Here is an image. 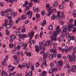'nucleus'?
Wrapping results in <instances>:
<instances>
[{
    "label": "nucleus",
    "mask_w": 76,
    "mask_h": 76,
    "mask_svg": "<svg viewBox=\"0 0 76 76\" xmlns=\"http://www.w3.org/2000/svg\"><path fill=\"white\" fill-rule=\"evenodd\" d=\"M1 16H4L5 14L4 11H1Z\"/></svg>",
    "instance_id": "nucleus-47"
},
{
    "label": "nucleus",
    "mask_w": 76,
    "mask_h": 76,
    "mask_svg": "<svg viewBox=\"0 0 76 76\" xmlns=\"http://www.w3.org/2000/svg\"><path fill=\"white\" fill-rule=\"evenodd\" d=\"M46 7L47 9H48L50 8V4H46Z\"/></svg>",
    "instance_id": "nucleus-45"
},
{
    "label": "nucleus",
    "mask_w": 76,
    "mask_h": 76,
    "mask_svg": "<svg viewBox=\"0 0 76 76\" xmlns=\"http://www.w3.org/2000/svg\"><path fill=\"white\" fill-rule=\"evenodd\" d=\"M26 54L27 56H28V57H31V56L32 53L30 52H28L26 53Z\"/></svg>",
    "instance_id": "nucleus-24"
},
{
    "label": "nucleus",
    "mask_w": 76,
    "mask_h": 76,
    "mask_svg": "<svg viewBox=\"0 0 76 76\" xmlns=\"http://www.w3.org/2000/svg\"><path fill=\"white\" fill-rule=\"evenodd\" d=\"M65 50L67 52L69 51V49H68V46H66L65 47Z\"/></svg>",
    "instance_id": "nucleus-35"
},
{
    "label": "nucleus",
    "mask_w": 76,
    "mask_h": 76,
    "mask_svg": "<svg viewBox=\"0 0 76 76\" xmlns=\"http://www.w3.org/2000/svg\"><path fill=\"white\" fill-rule=\"evenodd\" d=\"M44 44L43 42H40L39 43V50L42 49V45Z\"/></svg>",
    "instance_id": "nucleus-7"
},
{
    "label": "nucleus",
    "mask_w": 76,
    "mask_h": 76,
    "mask_svg": "<svg viewBox=\"0 0 76 76\" xmlns=\"http://www.w3.org/2000/svg\"><path fill=\"white\" fill-rule=\"evenodd\" d=\"M50 60H52L53 58V54H51L50 56Z\"/></svg>",
    "instance_id": "nucleus-38"
},
{
    "label": "nucleus",
    "mask_w": 76,
    "mask_h": 76,
    "mask_svg": "<svg viewBox=\"0 0 76 76\" xmlns=\"http://www.w3.org/2000/svg\"><path fill=\"white\" fill-rule=\"evenodd\" d=\"M34 31H33V30H32L31 31L30 33H29L28 34L29 37H30V38L29 39V42L30 43H31L32 42V37H34Z\"/></svg>",
    "instance_id": "nucleus-2"
},
{
    "label": "nucleus",
    "mask_w": 76,
    "mask_h": 76,
    "mask_svg": "<svg viewBox=\"0 0 76 76\" xmlns=\"http://www.w3.org/2000/svg\"><path fill=\"white\" fill-rule=\"evenodd\" d=\"M36 18L38 19L40 17V15L39 14H37L36 15Z\"/></svg>",
    "instance_id": "nucleus-46"
},
{
    "label": "nucleus",
    "mask_w": 76,
    "mask_h": 76,
    "mask_svg": "<svg viewBox=\"0 0 76 76\" xmlns=\"http://www.w3.org/2000/svg\"><path fill=\"white\" fill-rule=\"evenodd\" d=\"M10 38L11 39H14L15 38V35H12L10 36Z\"/></svg>",
    "instance_id": "nucleus-29"
},
{
    "label": "nucleus",
    "mask_w": 76,
    "mask_h": 76,
    "mask_svg": "<svg viewBox=\"0 0 76 76\" xmlns=\"http://www.w3.org/2000/svg\"><path fill=\"white\" fill-rule=\"evenodd\" d=\"M9 24L11 25V26H12L13 24V21L12 20V19H10L9 20Z\"/></svg>",
    "instance_id": "nucleus-18"
},
{
    "label": "nucleus",
    "mask_w": 76,
    "mask_h": 76,
    "mask_svg": "<svg viewBox=\"0 0 76 76\" xmlns=\"http://www.w3.org/2000/svg\"><path fill=\"white\" fill-rule=\"evenodd\" d=\"M46 23H47V21L46 20H44L42 23V26H44V25L46 24Z\"/></svg>",
    "instance_id": "nucleus-26"
},
{
    "label": "nucleus",
    "mask_w": 76,
    "mask_h": 76,
    "mask_svg": "<svg viewBox=\"0 0 76 76\" xmlns=\"http://www.w3.org/2000/svg\"><path fill=\"white\" fill-rule=\"evenodd\" d=\"M5 58L4 59V60L2 62V64L4 66H6V62L7 60V58H8V56H7L5 57Z\"/></svg>",
    "instance_id": "nucleus-4"
},
{
    "label": "nucleus",
    "mask_w": 76,
    "mask_h": 76,
    "mask_svg": "<svg viewBox=\"0 0 76 76\" xmlns=\"http://www.w3.org/2000/svg\"><path fill=\"white\" fill-rule=\"evenodd\" d=\"M75 55L74 53H73L72 54V58L69 59V61L70 62H73V61L75 60Z\"/></svg>",
    "instance_id": "nucleus-3"
},
{
    "label": "nucleus",
    "mask_w": 76,
    "mask_h": 76,
    "mask_svg": "<svg viewBox=\"0 0 76 76\" xmlns=\"http://www.w3.org/2000/svg\"><path fill=\"white\" fill-rule=\"evenodd\" d=\"M5 24L4 25L7 24V23H8V20L7 19H5Z\"/></svg>",
    "instance_id": "nucleus-55"
},
{
    "label": "nucleus",
    "mask_w": 76,
    "mask_h": 76,
    "mask_svg": "<svg viewBox=\"0 0 76 76\" xmlns=\"http://www.w3.org/2000/svg\"><path fill=\"white\" fill-rule=\"evenodd\" d=\"M56 9L55 8L51 10L52 11V13H53V12H56Z\"/></svg>",
    "instance_id": "nucleus-62"
},
{
    "label": "nucleus",
    "mask_w": 76,
    "mask_h": 76,
    "mask_svg": "<svg viewBox=\"0 0 76 76\" xmlns=\"http://www.w3.org/2000/svg\"><path fill=\"white\" fill-rule=\"evenodd\" d=\"M27 15H28V17L29 18H32V11H31L29 10L26 13Z\"/></svg>",
    "instance_id": "nucleus-5"
},
{
    "label": "nucleus",
    "mask_w": 76,
    "mask_h": 76,
    "mask_svg": "<svg viewBox=\"0 0 76 76\" xmlns=\"http://www.w3.org/2000/svg\"><path fill=\"white\" fill-rule=\"evenodd\" d=\"M34 1V0H31V1L29 4V6L30 7H32V1Z\"/></svg>",
    "instance_id": "nucleus-34"
},
{
    "label": "nucleus",
    "mask_w": 76,
    "mask_h": 76,
    "mask_svg": "<svg viewBox=\"0 0 76 76\" xmlns=\"http://www.w3.org/2000/svg\"><path fill=\"white\" fill-rule=\"evenodd\" d=\"M76 69V66L75 65H74V66L72 67V70H75Z\"/></svg>",
    "instance_id": "nucleus-61"
},
{
    "label": "nucleus",
    "mask_w": 76,
    "mask_h": 76,
    "mask_svg": "<svg viewBox=\"0 0 76 76\" xmlns=\"http://www.w3.org/2000/svg\"><path fill=\"white\" fill-rule=\"evenodd\" d=\"M2 73H1V75L2 76H8V74H7L6 72H5L4 71V70H2Z\"/></svg>",
    "instance_id": "nucleus-13"
},
{
    "label": "nucleus",
    "mask_w": 76,
    "mask_h": 76,
    "mask_svg": "<svg viewBox=\"0 0 76 76\" xmlns=\"http://www.w3.org/2000/svg\"><path fill=\"white\" fill-rule=\"evenodd\" d=\"M10 10H11V9H8L5 11V12L7 13L9 12Z\"/></svg>",
    "instance_id": "nucleus-37"
},
{
    "label": "nucleus",
    "mask_w": 76,
    "mask_h": 76,
    "mask_svg": "<svg viewBox=\"0 0 76 76\" xmlns=\"http://www.w3.org/2000/svg\"><path fill=\"white\" fill-rule=\"evenodd\" d=\"M16 54L18 56H20V51H18L16 53Z\"/></svg>",
    "instance_id": "nucleus-53"
},
{
    "label": "nucleus",
    "mask_w": 76,
    "mask_h": 76,
    "mask_svg": "<svg viewBox=\"0 0 76 76\" xmlns=\"http://www.w3.org/2000/svg\"><path fill=\"white\" fill-rule=\"evenodd\" d=\"M18 67L19 69H22V66L20 64H19L18 65Z\"/></svg>",
    "instance_id": "nucleus-50"
},
{
    "label": "nucleus",
    "mask_w": 76,
    "mask_h": 76,
    "mask_svg": "<svg viewBox=\"0 0 76 76\" xmlns=\"http://www.w3.org/2000/svg\"><path fill=\"white\" fill-rule=\"evenodd\" d=\"M57 51V49L56 47H54L53 49H51L50 50V52L51 53H56Z\"/></svg>",
    "instance_id": "nucleus-11"
},
{
    "label": "nucleus",
    "mask_w": 76,
    "mask_h": 76,
    "mask_svg": "<svg viewBox=\"0 0 76 76\" xmlns=\"http://www.w3.org/2000/svg\"><path fill=\"white\" fill-rule=\"evenodd\" d=\"M65 35H65V34L63 33H62L60 35V37L61 38H63V37H64V36H65Z\"/></svg>",
    "instance_id": "nucleus-52"
},
{
    "label": "nucleus",
    "mask_w": 76,
    "mask_h": 76,
    "mask_svg": "<svg viewBox=\"0 0 76 76\" xmlns=\"http://www.w3.org/2000/svg\"><path fill=\"white\" fill-rule=\"evenodd\" d=\"M32 75V71H30L28 73V75L29 76H31Z\"/></svg>",
    "instance_id": "nucleus-30"
},
{
    "label": "nucleus",
    "mask_w": 76,
    "mask_h": 76,
    "mask_svg": "<svg viewBox=\"0 0 76 76\" xmlns=\"http://www.w3.org/2000/svg\"><path fill=\"white\" fill-rule=\"evenodd\" d=\"M22 32L25 33L26 32V29L25 28V26L23 25V29L22 30Z\"/></svg>",
    "instance_id": "nucleus-20"
},
{
    "label": "nucleus",
    "mask_w": 76,
    "mask_h": 76,
    "mask_svg": "<svg viewBox=\"0 0 76 76\" xmlns=\"http://www.w3.org/2000/svg\"><path fill=\"white\" fill-rule=\"evenodd\" d=\"M15 34H16L17 35H20V32H19V31H16L15 32Z\"/></svg>",
    "instance_id": "nucleus-63"
},
{
    "label": "nucleus",
    "mask_w": 76,
    "mask_h": 76,
    "mask_svg": "<svg viewBox=\"0 0 76 76\" xmlns=\"http://www.w3.org/2000/svg\"><path fill=\"white\" fill-rule=\"evenodd\" d=\"M18 45H20V46L22 47H23L24 46V45H25V43H24V42H21V43L20 42H19L18 43Z\"/></svg>",
    "instance_id": "nucleus-15"
},
{
    "label": "nucleus",
    "mask_w": 76,
    "mask_h": 76,
    "mask_svg": "<svg viewBox=\"0 0 76 76\" xmlns=\"http://www.w3.org/2000/svg\"><path fill=\"white\" fill-rule=\"evenodd\" d=\"M56 17L55 14H53L51 16V20H55L56 19Z\"/></svg>",
    "instance_id": "nucleus-14"
},
{
    "label": "nucleus",
    "mask_w": 76,
    "mask_h": 76,
    "mask_svg": "<svg viewBox=\"0 0 76 76\" xmlns=\"http://www.w3.org/2000/svg\"><path fill=\"white\" fill-rule=\"evenodd\" d=\"M50 41H49V40H48L43 45L44 47H45L46 45H47L48 46V45H50Z\"/></svg>",
    "instance_id": "nucleus-12"
},
{
    "label": "nucleus",
    "mask_w": 76,
    "mask_h": 76,
    "mask_svg": "<svg viewBox=\"0 0 76 76\" xmlns=\"http://www.w3.org/2000/svg\"><path fill=\"white\" fill-rule=\"evenodd\" d=\"M62 56L61 54L60 53L58 54L57 55V57L58 58H60Z\"/></svg>",
    "instance_id": "nucleus-28"
},
{
    "label": "nucleus",
    "mask_w": 76,
    "mask_h": 76,
    "mask_svg": "<svg viewBox=\"0 0 76 76\" xmlns=\"http://www.w3.org/2000/svg\"><path fill=\"white\" fill-rule=\"evenodd\" d=\"M15 60H18V56L16 55H15L13 56Z\"/></svg>",
    "instance_id": "nucleus-40"
},
{
    "label": "nucleus",
    "mask_w": 76,
    "mask_h": 76,
    "mask_svg": "<svg viewBox=\"0 0 76 76\" xmlns=\"http://www.w3.org/2000/svg\"><path fill=\"white\" fill-rule=\"evenodd\" d=\"M71 38V40H74L75 39V37L73 36H72Z\"/></svg>",
    "instance_id": "nucleus-58"
},
{
    "label": "nucleus",
    "mask_w": 76,
    "mask_h": 76,
    "mask_svg": "<svg viewBox=\"0 0 76 76\" xmlns=\"http://www.w3.org/2000/svg\"><path fill=\"white\" fill-rule=\"evenodd\" d=\"M57 5H58V3L57 2H55L53 4V6L55 7H56Z\"/></svg>",
    "instance_id": "nucleus-31"
},
{
    "label": "nucleus",
    "mask_w": 76,
    "mask_h": 76,
    "mask_svg": "<svg viewBox=\"0 0 76 76\" xmlns=\"http://www.w3.org/2000/svg\"><path fill=\"white\" fill-rule=\"evenodd\" d=\"M54 64L53 63H51L50 64V67L52 68V67H54Z\"/></svg>",
    "instance_id": "nucleus-44"
},
{
    "label": "nucleus",
    "mask_w": 76,
    "mask_h": 76,
    "mask_svg": "<svg viewBox=\"0 0 76 76\" xmlns=\"http://www.w3.org/2000/svg\"><path fill=\"white\" fill-rule=\"evenodd\" d=\"M49 29L51 31V30H52L53 29V26L52 25H50L49 27Z\"/></svg>",
    "instance_id": "nucleus-42"
},
{
    "label": "nucleus",
    "mask_w": 76,
    "mask_h": 76,
    "mask_svg": "<svg viewBox=\"0 0 76 76\" xmlns=\"http://www.w3.org/2000/svg\"><path fill=\"white\" fill-rule=\"evenodd\" d=\"M39 63L38 62H36V66L38 67H39Z\"/></svg>",
    "instance_id": "nucleus-51"
},
{
    "label": "nucleus",
    "mask_w": 76,
    "mask_h": 76,
    "mask_svg": "<svg viewBox=\"0 0 76 76\" xmlns=\"http://www.w3.org/2000/svg\"><path fill=\"white\" fill-rule=\"evenodd\" d=\"M73 48V47L72 46H70L69 48L68 51L70 52L71 51V50H72Z\"/></svg>",
    "instance_id": "nucleus-27"
},
{
    "label": "nucleus",
    "mask_w": 76,
    "mask_h": 76,
    "mask_svg": "<svg viewBox=\"0 0 76 76\" xmlns=\"http://www.w3.org/2000/svg\"><path fill=\"white\" fill-rule=\"evenodd\" d=\"M4 25H5L6 26V27L7 28V29H9L10 28V26H11V25H10V24H5Z\"/></svg>",
    "instance_id": "nucleus-21"
},
{
    "label": "nucleus",
    "mask_w": 76,
    "mask_h": 76,
    "mask_svg": "<svg viewBox=\"0 0 76 76\" xmlns=\"http://www.w3.org/2000/svg\"><path fill=\"white\" fill-rule=\"evenodd\" d=\"M30 9V7L29 6H27L26 7V10H28L29 9Z\"/></svg>",
    "instance_id": "nucleus-64"
},
{
    "label": "nucleus",
    "mask_w": 76,
    "mask_h": 76,
    "mask_svg": "<svg viewBox=\"0 0 76 76\" xmlns=\"http://www.w3.org/2000/svg\"><path fill=\"white\" fill-rule=\"evenodd\" d=\"M26 18V16L25 15H22L21 16V18L22 19H25Z\"/></svg>",
    "instance_id": "nucleus-25"
},
{
    "label": "nucleus",
    "mask_w": 76,
    "mask_h": 76,
    "mask_svg": "<svg viewBox=\"0 0 76 76\" xmlns=\"http://www.w3.org/2000/svg\"><path fill=\"white\" fill-rule=\"evenodd\" d=\"M62 64H63V62H62L61 60H59L57 63V66H59L60 65L61 67L62 66Z\"/></svg>",
    "instance_id": "nucleus-8"
},
{
    "label": "nucleus",
    "mask_w": 76,
    "mask_h": 76,
    "mask_svg": "<svg viewBox=\"0 0 76 76\" xmlns=\"http://www.w3.org/2000/svg\"><path fill=\"white\" fill-rule=\"evenodd\" d=\"M61 31V28H60V26H58L56 28V31H54V34L50 36V38L54 41H56V37L57 34H58Z\"/></svg>",
    "instance_id": "nucleus-1"
},
{
    "label": "nucleus",
    "mask_w": 76,
    "mask_h": 76,
    "mask_svg": "<svg viewBox=\"0 0 76 76\" xmlns=\"http://www.w3.org/2000/svg\"><path fill=\"white\" fill-rule=\"evenodd\" d=\"M73 16L74 17H76V10H75L73 11Z\"/></svg>",
    "instance_id": "nucleus-22"
},
{
    "label": "nucleus",
    "mask_w": 76,
    "mask_h": 76,
    "mask_svg": "<svg viewBox=\"0 0 76 76\" xmlns=\"http://www.w3.org/2000/svg\"><path fill=\"white\" fill-rule=\"evenodd\" d=\"M19 37L20 38H22L23 39L24 38H27V35L26 34H20L19 36Z\"/></svg>",
    "instance_id": "nucleus-6"
},
{
    "label": "nucleus",
    "mask_w": 76,
    "mask_h": 76,
    "mask_svg": "<svg viewBox=\"0 0 76 76\" xmlns=\"http://www.w3.org/2000/svg\"><path fill=\"white\" fill-rule=\"evenodd\" d=\"M47 58V55L45 54L43 56V58L44 59H46Z\"/></svg>",
    "instance_id": "nucleus-48"
},
{
    "label": "nucleus",
    "mask_w": 76,
    "mask_h": 76,
    "mask_svg": "<svg viewBox=\"0 0 76 76\" xmlns=\"http://www.w3.org/2000/svg\"><path fill=\"white\" fill-rule=\"evenodd\" d=\"M66 26L68 28L69 27H70V24L69 23H68L66 24Z\"/></svg>",
    "instance_id": "nucleus-56"
},
{
    "label": "nucleus",
    "mask_w": 76,
    "mask_h": 76,
    "mask_svg": "<svg viewBox=\"0 0 76 76\" xmlns=\"http://www.w3.org/2000/svg\"><path fill=\"white\" fill-rule=\"evenodd\" d=\"M53 72H54V70L53 69H50L49 71V73H53Z\"/></svg>",
    "instance_id": "nucleus-33"
},
{
    "label": "nucleus",
    "mask_w": 76,
    "mask_h": 76,
    "mask_svg": "<svg viewBox=\"0 0 76 76\" xmlns=\"http://www.w3.org/2000/svg\"><path fill=\"white\" fill-rule=\"evenodd\" d=\"M17 48L18 50H20V45H18Z\"/></svg>",
    "instance_id": "nucleus-57"
},
{
    "label": "nucleus",
    "mask_w": 76,
    "mask_h": 76,
    "mask_svg": "<svg viewBox=\"0 0 76 76\" xmlns=\"http://www.w3.org/2000/svg\"><path fill=\"white\" fill-rule=\"evenodd\" d=\"M52 13H53V12H52L51 10H50L49 11V12L46 14V16H50V15Z\"/></svg>",
    "instance_id": "nucleus-16"
},
{
    "label": "nucleus",
    "mask_w": 76,
    "mask_h": 76,
    "mask_svg": "<svg viewBox=\"0 0 76 76\" xmlns=\"http://www.w3.org/2000/svg\"><path fill=\"white\" fill-rule=\"evenodd\" d=\"M14 63L15 64H19V62H18L17 60H15L14 61Z\"/></svg>",
    "instance_id": "nucleus-54"
},
{
    "label": "nucleus",
    "mask_w": 76,
    "mask_h": 76,
    "mask_svg": "<svg viewBox=\"0 0 76 76\" xmlns=\"http://www.w3.org/2000/svg\"><path fill=\"white\" fill-rule=\"evenodd\" d=\"M15 69V66L13 67L12 66L10 65L8 66V69L9 70H10L13 71V69Z\"/></svg>",
    "instance_id": "nucleus-9"
},
{
    "label": "nucleus",
    "mask_w": 76,
    "mask_h": 76,
    "mask_svg": "<svg viewBox=\"0 0 76 76\" xmlns=\"http://www.w3.org/2000/svg\"><path fill=\"white\" fill-rule=\"evenodd\" d=\"M42 35H43V32L41 31L40 32V36H39L40 38H42V37L41 36H42Z\"/></svg>",
    "instance_id": "nucleus-60"
},
{
    "label": "nucleus",
    "mask_w": 76,
    "mask_h": 76,
    "mask_svg": "<svg viewBox=\"0 0 76 76\" xmlns=\"http://www.w3.org/2000/svg\"><path fill=\"white\" fill-rule=\"evenodd\" d=\"M5 33L7 35H10V33L9 32V31L8 29H6V30Z\"/></svg>",
    "instance_id": "nucleus-23"
},
{
    "label": "nucleus",
    "mask_w": 76,
    "mask_h": 76,
    "mask_svg": "<svg viewBox=\"0 0 76 76\" xmlns=\"http://www.w3.org/2000/svg\"><path fill=\"white\" fill-rule=\"evenodd\" d=\"M73 21V19L72 18H71L69 20V22L70 23H72Z\"/></svg>",
    "instance_id": "nucleus-41"
},
{
    "label": "nucleus",
    "mask_w": 76,
    "mask_h": 76,
    "mask_svg": "<svg viewBox=\"0 0 76 76\" xmlns=\"http://www.w3.org/2000/svg\"><path fill=\"white\" fill-rule=\"evenodd\" d=\"M70 7H71V8H72L73 7V3H72V2H70Z\"/></svg>",
    "instance_id": "nucleus-43"
},
{
    "label": "nucleus",
    "mask_w": 76,
    "mask_h": 76,
    "mask_svg": "<svg viewBox=\"0 0 76 76\" xmlns=\"http://www.w3.org/2000/svg\"><path fill=\"white\" fill-rule=\"evenodd\" d=\"M47 73V72L45 71H44L42 72V74H41V76H46V74Z\"/></svg>",
    "instance_id": "nucleus-19"
},
{
    "label": "nucleus",
    "mask_w": 76,
    "mask_h": 76,
    "mask_svg": "<svg viewBox=\"0 0 76 76\" xmlns=\"http://www.w3.org/2000/svg\"><path fill=\"white\" fill-rule=\"evenodd\" d=\"M45 47H44L43 48V50H42L40 53V54H43V53H44V50H45Z\"/></svg>",
    "instance_id": "nucleus-39"
},
{
    "label": "nucleus",
    "mask_w": 76,
    "mask_h": 76,
    "mask_svg": "<svg viewBox=\"0 0 76 76\" xmlns=\"http://www.w3.org/2000/svg\"><path fill=\"white\" fill-rule=\"evenodd\" d=\"M9 47H10L11 48H12L13 47V44L12 43H10L9 45Z\"/></svg>",
    "instance_id": "nucleus-36"
},
{
    "label": "nucleus",
    "mask_w": 76,
    "mask_h": 76,
    "mask_svg": "<svg viewBox=\"0 0 76 76\" xmlns=\"http://www.w3.org/2000/svg\"><path fill=\"white\" fill-rule=\"evenodd\" d=\"M30 67L31 70H33V71L34 70V65H31V66Z\"/></svg>",
    "instance_id": "nucleus-32"
},
{
    "label": "nucleus",
    "mask_w": 76,
    "mask_h": 76,
    "mask_svg": "<svg viewBox=\"0 0 76 76\" xmlns=\"http://www.w3.org/2000/svg\"><path fill=\"white\" fill-rule=\"evenodd\" d=\"M15 12L13 10L11 11L10 12V15L11 16H13V14H14Z\"/></svg>",
    "instance_id": "nucleus-49"
},
{
    "label": "nucleus",
    "mask_w": 76,
    "mask_h": 76,
    "mask_svg": "<svg viewBox=\"0 0 76 76\" xmlns=\"http://www.w3.org/2000/svg\"><path fill=\"white\" fill-rule=\"evenodd\" d=\"M62 28L63 29V31L64 33H66V32H67V27H66V25H64L63 26Z\"/></svg>",
    "instance_id": "nucleus-10"
},
{
    "label": "nucleus",
    "mask_w": 76,
    "mask_h": 76,
    "mask_svg": "<svg viewBox=\"0 0 76 76\" xmlns=\"http://www.w3.org/2000/svg\"><path fill=\"white\" fill-rule=\"evenodd\" d=\"M26 66H27V64H26V63H24L23 64V67H25Z\"/></svg>",
    "instance_id": "nucleus-59"
},
{
    "label": "nucleus",
    "mask_w": 76,
    "mask_h": 76,
    "mask_svg": "<svg viewBox=\"0 0 76 76\" xmlns=\"http://www.w3.org/2000/svg\"><path fill=\"white\" fill-rule=\"evenodd\" d=\"M35 48H36L35 49L37 53H38V52H39V47H38V45H36L35 46Z\"/></svg>",
    "instance_id": "nucleus-17"
}]
</instances>
